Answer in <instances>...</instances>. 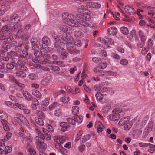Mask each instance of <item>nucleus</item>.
<instances>
[{
    "instance_id": "c85d7f7f",
    "label": "nucleus",
    "mask_w": 155,
    "mask_h": 155,
    "mask_svg": "<svg viewBox=\"0 0 155 155\" xmlns=\"http://www.w3.org/2000/svg\"><path fill=\"white\" fill-rule=\"evenodd\" d=\"M117 114L118 116V117H119V119H120V117L124 116L125 115V113L124 111H122L121 110L118 109L117 110Z\"/></svg>"
},
{
    "instance_id": "7ed1b4c3",
    "label": "nucleus",
    "mask_w": 155,
    "mask_h": 155,
    "mask_svg": "<svg viewBox=\"0 0 155 155\" xmlns=\"http://www.w3.org/2000/svg\"><path fill=\"white\" fill-rule=\"evenodd\" d=\"M71 14L68 15V13L63 14L64 21L68 25L71 26H76L77 25V22L72 18Z\"/></svg>"
},
{
    "instance_id": "dca6fc26",
    "label": "nucleus",
    "mask_w": 155,
    "mask_h": 155,
    "mask_svg": "<svg viewBox=\"0 0 155 155\" xmlns=\"http://www.w3.org/2000/svg\"><path fill=\"white\" fill-rule=\"evenodd\" d=\"M60 125L61 127V130L63 132H64L67 130V129L69 127V125L68 123L65 122H62L60 123Z\"/></svg>"
},
{
    "instance_id": "052dcab7",
    "label": "nucleus",
    "mask_w": 155,
    "mask_h": 155,
    "mask_svg": "<svg viewBox=\"0 0 155 155\" xmlns=\"http://www.w3.org/2000/svg\"><path fill=\"white\" fill-rule=\"evenodd\" d=\"M99 91H101L102 92H106L108 90V89L106 87H99Z\"/></svg>"
},
{
    "instance_id": "603ef678",
    "label": "nucleus",
    "mask_w": 155,
    "mask_h": 155,
    "mask_svg": "<svg viewBox=\"0 0 155 155\" xmlns=\"http://www.w3.org/2000/svg\"><path fill=\"white\" fill-rule=\"evenodd\" d=\"M57 103L56 102L53 103L49 107V109L50 110H52L55 109L57 106Z\"/></svg>"
},
{
    "instance_id": "4468645a",
    "label": "nucleus",
    "mask_w": 155,
    "mask_h": 155,
    "mask_svg": "<svg viewBox=\"0 0 155 155\" xmlns=\"http://www.w3.org/2000/svg\"><path fill=\"white\" fill-rule=\"evenodd\" d=\"M11 31L12 32L16 33V34L18 35H20L22 32V30L21 28H16L15 25L11 28Z\"/></svg>"
},
{
    "instance_id": "473e14b6",
    "label": "nucleus",
    "mask_w": 155,
    "mask_h": 155,
    "mask_svg": "<svg viewBox=\"0 0 155 155\" xmlns=\"http://www.w3.org/2000/svg\"><path fill=\"white\" fill-rule=\"evenodd\" d=\"M35 122L38 125L42 126L44 125V122L41 118H36L35 119Z\"/></svg>"
},
{
    "instance_id": "6e6552de",
    "label": "nucleus",
    "mask_w": 155,
    "mask_h": 155,
    "mask_svg": "<svg viewBox=\"0 0 155 155\" xmlns=\"http://www.w3.org/2000/svg\"><path fill=\"white\" fill-rule=\"evenodd\" d=\"M45 137V135L40 131L38 132V135L35 138V139L36 141V144L44 143Z\"/></svg>"
},
{
    "instance_id": "58836bf2",
    "label": "nucleus",
    "mask_w": 155,
    "mask_h": 155,
    "mask_svg": "<svg viewBox=\"0 0 155 155\" xmlns=\"http://www.w3.org/2000/svg\"><path fill=\"white\" fill-rule=\"evenodd\" d=\"M75 122L81 123L82 121V118L78 116H75L74 117Z\"/></svg>"
},
{
    "instance_id": "7c9ffc66",
    "label": "nucleus",
    "mask_w": 155,
    "mask_h": 155,
    "mask_svg": "<svg viewBox=\"0 0 155 155\" xmlns=\"http://www.w3.org/2000/svg\"><path fill=\"white\" fill-rule=\"evenodd\" d=\"M72 114L74 115L76 114L79 111V108L77 106H74L72 107Z\"/></svg>"
},
{
    "instance_id": "774afa93",
    "label": "nucleus",
    "mask_w": 155,
    "mask_h": 155,
    "mask_svg": "<svg viewBox=\"0 0 155 155\" xmlns=\"http://www.w3.org/2000/svg\"><path fill=\"white\" fill-rule=\"evenodd\" d=\"M140 9H138L137 10V12H136V13L137 14L139 18L140 19H142L143 16L142 15L140 14Z\"/></svg>"
},
{
    "instance_id": "39448f33",
    "label": "nucleus",
    "mask_w": 155,
    "mask_h": 155,
    "mask_svg": "<svg viewBox=\"0 0 155 155\" xmlns=\"http://www.w3.org/2000/svg\"><path fill=\"white\" fill-rule=\"evenodd\" d=\"M107 66V64L106 63L101 62L99 64L98 66H97L93 70L94 72L99 76H102L104 74V72L101 69H104Z\"/></svg>"
},
{
    "instance_id": "bb28decb",
    "label": "nucleus",
    "mask_w": 155,
    "mask_h": 155,
    "mask_svg": "<svg viewBox=\"0 0 155 155\" xmlns=\"http://www.w3.org/2000/svg\"><path fill=\"white\" fill-rule=\"evenodd\" d=\"M66 137L65 136L58 137H57V142L60 143L61 144H62L66 140Z\"/></svg>"
},
{
    "instance_id": "3c124183",
    "label": "nucleus",
    "mask_w": 155,
    "mask_h": 155,
    "mask_svg": "<svg viewBox=\"0 0 155 155\" xmlns=\"http://www.w3.org/2000/svg\"><path fill=\"white\" fill-rule=\"evenodd\" d=\"M31 101H32V104H35V105H38L39 102L37 99L31 97Z\"/></svg>"
},
{
    "instance_id": "ea45409f",
    "label": "nucleus",
    "mask_w": 155,
    "mask_h": 155,
    "mask_svg": "<svg viewBox=\"0 0 155 155\" xmlns=\"http://www.w3.org/2000/svg\"><path fill=\"white\" fill-rule=\"evenodd\" d=\"M74 34L75 37H78L82 36L83 35V33L79 31H76L74 33Z\"/></svg>"
},
{
    "instance_id": "69168bd1",
    "label": "nucleus",
    "mask_w": 155,
    "mask_h": 155,
    "mask_svg": "<svg viewBox=\"0 0 155 155\" xmlns=\"http://www.w3.org/2000/svg\"><path fill=\"white\" fill-rule=\"evenodd\" d=\"M148 48L150 47H152L153 46V42L151 39H149L148 40Z\"/></svg>"
},
{
    "instance_id": "79ce46f5",
    "label": "nucleus",
    "mask_w": 155,
    "mask_h": 155,
    "mask_svg": "<svg viewBox=\"0 0 155 155\" xmlns=\"http://www.w3.org/2000/svg\"><path fill=\"white\" fill-rule=\"evenodd\" d=\"M14 62H12L9 63H8L6 64V67L8 69L11 70L13 69L14 67Z\"/></svg>"
},
{
    "instance_id": "c756f323",
    "label": "nucleus",
    "mask_w": 155,
    "mask_h": 155,
    "mask_svg": "<svg viewBox=\"0 0 155 155\" xmlns=\"http://www.w3.org/2000/svg\"><path fill=\"white\" fill-rule=\"evenodd\" d=\"M5 103L6 105L11 108H15V103H14L11 102L10 101H6L5 102Z\"/></svg>"
},
{
    "instance_id": "49530a36",
    "label": "nucleus",
    "mask_w": 155,
    "mask_h": 155,
    "mask_svg": "<svg viewBox=\"0 0 155 155\" xmlns=\"http://www.w3.org/2000/svg\"><path fill=\"white\" fill-rule=\"evenodd\" d=\"M15 108H16L17 107H18L19 109L22 110L25 108V106H24L23 105L21 104H20L15 102Z\"/></svg>"
},
{
    "instance_id": "1a4fd4ad",
    "label": "nucleus",
    "mask_w": 155,
    "mask_h": 155,
    "mask_svg": "<svg viewBox=\"0 0 155 155\" xmlns=\"http://www.w3.org/2000/svg\"><path fill=\"white\" fill-rule=\"evenodd\" d=\"M60 29L63 32L70 34L73 32V30L68 26L64 25H61L59 27Z\"/></svg>"
},
{
    "instance_id": "ddd939ff",
    "label": "nucleus",
    "mask_w": 155,
    "mask_h": 155,
    "mask_svg": "<svg viewBox=\"0 0 155 155\" xmlns=\"http://www.w3.org/2000/svg\"><path fill=\"white\" fill-rule=\"evenodd\" d=\"M18 15L17 14H14L10 18L11 22L13 24H17L20 21L19 19H18Z\"/></svg>"
},
{
    "instance_id": "aec40b11",
    "label": "nucleus",
    "mask_w": 155,
    "mask_h": 155,
    "mask_svg": "<svg viewBox=\"0 0 155 155\" xmlns=\"http://www.w3.org/2000/svg\"><path fill=\"white\" fill-rule=\"evenodd\" d=\"M125 12L127 13L130 14L134 13L135 11L134 9L132 7L129 6H125L124 8Z\"/></svg>"
},
{
    "instance_id": "f257e3e1",
    "label": "nucleus",
    "mask_w": 155,
    "mask_h": 155,
    "mask_svg": "<svg viewBox=\"0 0 155 155\" xmlns=\"http://www.w3.org/2000/svg\"><path fill=\"white\" fill-rule=\"evenodd\" d=\"M18 117H14L13 123L16 125L18 124L22 126L24 125H26L28 126L29 123L28 122L27 120L25 117L23 115L18 114Z\"/></svg>"
},
{
    "instance_id": "680f3d73",
    "label": "nucleus",
    "mask_w": 155,
    "mask_h": 155,
    "mask_svg": "<svg viewBox=\"0 0 155 155\" xmlns=\"http://www.w3.org/2000/svg\"><path fill=\"white\" fill-rule=\"evenodd\" d=\"M95 96L97 99L102 100L103 98L102 94L100 93H98L96 94Z\"/></svg>"
},
{
    "instance_id": "393cba45",
    "label": "nucleus",
    "mask_w": 155,
    "mask_h": 155,
    "mask_svg": "<svg viewBox=\"0 0 155 155\" xmlns=\"http://www.w3.org/2000/svg\"><path fill=\"white\" fill-rule=\"evenodd\" d=\"M15 74L17 76L21 78H25L26 76L25 73L24 71H17L16 72Z\"/></svg>"
},
{
    "instance_id": "0e129e2a",
    "label": "nucleus",
    "mask_w": 155,
    "mask_h": 155,
    "mask_svg": "<svg viewBox=\"0 0 155 155\" xmlns=\"http://www.w3.org/2000/svg\"><path fill=\"white\" fill-rule=\"evenodd\" d=\"M128 63L127 60L126 59H122L120 61V64L124 65H126Z\"/></svg>"
},
{
    "instance_id": "4be33fe9",
    "label": "nucleus",
    "mask_w": 155,
    "mask_h": 155,
    "mask_svg": "<svg viewBox=\"0 0 155 155\" xmlns=\"http://www.w3.org/2000/svg\"><path fill=\"white\" fill-rule=\"evenodd\" d=\"M31 42L32 45V48L33 50H35L36 48H38V42L37 40L34 39H31Z\"/></svg>"
},
{
    "instance_id": "6e6d98bb",
    "label": "nucleus",
    "mask_w": 155,
    "mask_h": 155,
    "mask_svg": "<svg viewBox=\"0 0 155 155\" xmlns=\"http://www.w3.org/2000/svg\"><path fill=\"white\" fill-rule=\"evenodd\" d=\"M67 121L70 124L73 125H74L75 124L74 119H73L71 118H68L67 119Z\"/></svg>"
},
{
    "instance_id": "c9c22d12",
    "label": "nucleus",
    "mask_w": 155,
    "mask_h": 155,
    "mask_svg": "<svg viewBox=\"0 0 155 155\" xmlns=\"http://www.w3.org/2000/svg\"><path fill=\"white\" fill-rule=\"evenodd\" d=\"M10 28V27L9 26L5 25L2 28L1 31L4 33H6L9 30Z\"/></svg>"
},
{
    "instance_id": "13d9d810",
    "label": "nucleus",
    "mask_w": 155,
    "mask_h": 155,
    "mask_svg": "<svg viewBox=\"0 0 155 155\" xmlns=\"http://www.w3.org/2000/svg\"><path fill=\"white\" fill-rule=\"evenodd\" d=\"M49 104V101L47 100H44L42 102L41 104V107H43V106H46L48 105Z\"/></svg>"
},
{
    "instance_id": "2eb2a0df",
    "label": "nucleus",
    "mask_w": 155,
    "mask_h": 155,
    "mask_svg": "<svg viewBox=\"0 0 155 155\" xmlns=\"http://www.w3.org/2000/svg\"><path fill=\"white\" fill-rule=\"evenodd\" d=\"M107 31L108 34L110 35H114L117 34V30L115 27H113L108 28Z\"/></svg>"
},
{
    "instance_id": "72a5a7b5",
    "label": "nucleus",
    "mask_w": 155,
    "mask_h": 155,
    "mask_svg": "<svg viewBox=\"0 0 155 155\" xmlns=\"http://www.w3.org/2000/svg\"><path fill=\"white\" fill-rule=\"evenodd\" d=\"M63 39L65 41L67 42V43H72L73 41V38L71 37L68 38L64 37Z\"/></svg>"
},
{
    "instance_id": "e433bc0d",
    "label": "nucleus",
    "mask_w": 155,
    "mask_h": 155,
    "mask_svg": "<svg viewBox=\"0 0 155 155\" xmlns=\"http://www.w3.org/2000/svg\"><path fill=\"white\" fill-rule=\"evenodd\" d=\"M120 30L121 31L122 33L124 34L127 35L128 34V30L127 28L126 27H122L120 28Z\"/></svg>"
},
{
    "instance_id": "f3484780",
    "label": "nucleus",
    "mask_w": 155,
    "mask_h": 155,
    "mask_svg": "<svg viewBox=\"0 0 155 155\" xmlns=\"http://www.w3.org/2000/svg\"><path fill=\"white\" fill-rule=\"evenodd\" d=\"M49 39L47 37L44 36L42 39V47L46 48L47 47V45L49 43Z\"/></svg>"
},
{
    "instance_id": "9d476101",
    "label": "nucleus",
    "mask_w": 155,
    "mask_h": 155,
    "mask_svg": "<svg viewBox=\"0 0 155 155\" xmlns=\"http://www.w3.org/2000/svg\"><path fill=\"white\" fill-rule=\"evenodd\" d=\"M118 109H115L113 111V114H110L109 117L110 119L111 120L116 121L119 120V117L117 114Z\"/></svg>"
},
{
    "instance_id": "412c9836",
    "label": "nucleus",
    "mask_w": 155,
    "mask_h": 155,
    "mask_svg": "<svg viewBox=\"0 0 155 155\" xmlns=\"http://www.w3.org/2000/svg\"><path fill=\"white\" fill-rule=\"evenodd\" d=\"M54 51H56L58 52H60L64 50V49L61 47L60 45L57 42L54 44Z\"/></svg>"
},
{
    "instance_id": "de8ad7c7",
    "label": "nucleus",
    "mask_w": 155,
    "mask_h": 155,
    "mask_svg": "<svg viewBox=\"0 0 155 155\" xmlns=\"http://www.w3.org/2000/svg\"><path fill=\"white\" fill-rule=\"evenodd\" d=\"M12 136V134L10 132H7L5 136L4 137V139L5 140H8L10 139Z\"/></svg>"
},
{
    "instance_id": "0eeeda50",
    "label": "nucleus",
    "mask_w": 155,
    "mask_h": 155,
    "mask_svg": "<svg viewBox=\"0 0 155 155\" xmlns=\"http://www.w3.org/2000/svg\"><path fill=\"white\" fill-rule=\"evenodd\" d=\"M67 50L71 54L78 53L79 52V51H76L75 49V46L74 43H67Z\"/></svg>"
},
{
    "instance_id": "37998d69",
    "label": "nucleus",
    "mask_w": 155,
    "mask_h": 155,
    "mask_svg": "<svg viewBox=\"0 0 155 155\" xmlns=\"http://www.w3.org/2000/svg\"><path fill=\"white\" fill-rule=\"evenodd\" d=\"M50 61L47 58H45L42 61V64L46 66H49L50 64Z\"/></svg>"
},
{
    "instance_id": "bf43d9fd",
    "label": "nucleus",
    "mask_w": 155,
    "mask_h": 155,
    "mask_svg": "<svg viewBox=\"0 0 155 155\" xmlns=\"http://www.w3.org/2000/svg\"><path fill=\"white\" fill-rule=\"evenodd\" d=\"M148 51V48H143L141 51L142 54L143 55H145Z\"/></svg>"
},
{
    "instance_id": "09e8293b",
    "label": "nucleus",
    "mask_w": 155,
    "mask_h": 155,
    "mask_svg": "<svg viewBox=\"0 0 155 155\" xmlns=\"http://www.w3.org/2000/svg\"><path fill=\"white\" fill-rule=\"evenodd\" d=\"M82 135V132L81 131H79L78 133L76 136L75 141L76 142L78 141L81 138Z\"/></svg>"
},
{
    "instance_id": "4d7b16f0",
    "label": "nucleus",
    "mask_w": 155,
    "mask_h": 155,
    "mask_svg": "<svg viewBox=\"0 0 155 155\" xmlns=\"http://www.w3.org/2000/svg\"><path fill=\"white\" fill-rule=\"evenodd\" d=\"M131 127V125L129 122L124 125V129L126 130H128Z\"/></svg>"
},
{
    "instance_id": "423d86ee",
    "label": "nucleus",
    "mask_w": 155,
    "mask_h": 155,
    "mask_svg": "<svg viewBox=\"0 0 155 155\" xmlns=\"http://www.w3.org/2000/svg\"><path fill=\"white\" fill-rule=\"evenodd\" d=\"M48 130L45 128H43V131L45 135L46 139L48 140L51 139V136L52 135L51 132L53 130V128L52 126L49 124L47 126Z\"/></svg>"
},
{
    "instance_id": "b1692460",
    "label": "nucleus",
    "mask_w": 155,
    "mask_h": 155,
    "mask_svg": "<svg viewBox=\"0 0 155 155\" xmlns=\"http://www.w3.org/2000/svg\"><path fill=\"white\" fill-rule=\"evenodd\" d=\"M32 94L34 96L38 98H41L42 97L41 94L39 91L35 89L32 91Z\"/></svg>"
},
{
    "instance_id": "f8f14e48",
    "label": "nucleus",
    "mask_w": 155,
    "mask_h": 155,
    "mask_svg": "<svg viewBox=\"0 0 155 155\" xmlns=\"http://www.w3.org/2000/svg\"><path fill=\"white\" fill-rule=\"evenodd\" d=\"M130 120L129 117H125L121 118L119 122V124L120 126L124 125L129 122Z\"/></svg>"
},
{
    "instance_id": "2f4dec72",
    "label": "nucleus",
    "mask_w": 155,
    "mask_h": 155,
    "mask_svg": "<svg viewBox=\"0 0 155 155\" xmlns=\"http://www.w3.org/2000/svg\"><path fill=\"white\" fill-rule=\"evenodd\" d=\"M89 135H84L82 137V138L81 139L80 141L82 143H84L85 141L88 140L90 137Z\"/></svg>"
},
{
    "instance_id": "9b49d317",
    "label": "nucleus",
    "mask_w": 155,
    "mask_h": 155,
    "mask_svg": "<svg viewBox=\"0 0 155 155\" xmlns=\"http://www.w3.org/2000/svg\"><path fill=\"white\" fill-rule=\"evenodd\" d=\"M5 146V143L4 141L3 140H0V154L1 155H8V154L5 151L3 148Z\"/></svg>"
},
{
    "instance_id": "a878e982",
    "label": "nucleus",
    "mask_w": 155,
    "mask_h": 155,
    "mask_svg": "<svg viewBox=\"0 0 155 155\" xmlns=\"http://www.w3.org/2000/svg\"><path fill=\"white\" fill-rule=\"evenodd\" d=\"M34 50V54L35 56L37 57H40L41 56H42L43 52H44V53H45L46 51H47L43 49V51L41 52V54L39 50H35V49Z\"/></svg>"
},
{
    "instance_id": "f704fd0d",
    "label": "nucleus",
    "mask_w": 155,
    "mask_h": 155,
    "mask_svg": "<svg viewBox=\"0 0 155 155\" xmlns=\"http://www.w3.org/2000/svg\"><path fill=\"white\" fill-rule=\"evenodd\" d=\"M3 125V127L4 130L6 131H8L9 130V128L8 127L9 124L7 121H5V122L2 124Z\"/></svg>"
},
{
    "instance_id": "5fc2aeb1",
    "label": "nucleus",
    "mask_w": 155,
    "mask_h": 155,
    "mask_svg": "<svg viewBox=\"0 0 155 155\" xmlns=\"http://www.w3.org/2000/svg\"><path fill=\"white\" fill-rule=\"evenodd\" d=\"M41 83L43 85L46 86L49 83V81L48 80H42L41 81Z\"/></svg>"
},
{
    "instance_id": "f03ea898",
    "label": "nucleus",
    "mask_w": 155,
    "mask_h": 155,
    "mask_svg": "<svg viewBox=\"0 0 155 155\" xmlns=\"http://www.w3.org/2000/svg\"><path fill=\"white\" fill-rule=\"evenodd\" d=\"M20 129L21 132L19 133V135L23 137V141L27 142V145H29V143H31L33 140L30 136V134L28 131L22 128H21Z\"/></svg>"
},
{
    "instance_id": "4c0bfd02",
    "label": "nucleus",
    "mask_w": 155,
    "mask_h": 155,
    "mask_svg": "<svg viewBox=\"0 0 155 155\" xmlns=\"http://www.w3.org/2000/svg\"><path fill=\"white\" fill-rule=\"evenodd\" d=\"M85 20H82L81 21H78V23L81 25L85 27H87L88 26V23L86 21H84Z\"/></svg>"
},
{
    "instance_id": "cd10ccee",
    "label": "nucleus",
    "mask_w": 155,
    "mask_h": 155,
    "mask_svg": "<svg viewBox=\"0 0 155 155\" xmlns=\"http://www.w3.org/2000/svg\"><path fill=\"white\" fill-rule=\"evenodd\" d=\"M8 35L6 33L1 34L0 35V40H4L7 42Z\"/></svg>"
},
{
    "instance_id": "a18cd8bd",
    "label": "nucleus",
    "mask_w": 155,
    "mask_h": 155,
    "mask_svg": "<svg viewBox=\"0 0 155 155\" xmlns=\"http://www.w3.org/2000/svg\"><path fill=\"white\" fill-rule=\"evenodd\" d=\"M142 144H143V143H139V146L141 147H147L148 146H149V147L151 148H153V147H153L154 145L151 144L150 143L146 144V145H142Z\"/></svg>"
},
{
    "instance_id": "c03bdc74",
    "label": "nucleus",
    "mask_w": 155,
    "mask_h": 155,
    "mask_svg": "<svg viewBox=\"0 0 155 155\" xmlns=\"http://www.w3.org/2000/svg\"><path fill=\"white\" fill-rule=\"evenodd\" d=\"M69 97L68 96H64L61 98V101L65 103H67L69 101Z\"/></svg>"
},
{
    "instance_id": "e2e57ef3",
    "label": "nucleus",
    "mask_w": 155,
    "mask_h": 155,
    "mask_svg": "<svg viewBox=\"0 0 155 155\" xmlns=\"http://www.w3.org/2000/svg\"><path fill=\"white\" fill-rule=\"evenodd\" d=\"M4 151L8 153H9L12 151V148L9 146H7L5 147V150Z\"/></svg>"
},
{
    "instance_id": "5701e85b",
    "label": "nucleus",
    "mask_w": 155,
    "mask_h": 155,
    "mask_svg": "<svg viewBox=\"0 0 155 155\" xmlns=\"http://www.w3.org/2000/svg\"><path fill=\"white\" fill-rule=\"evenodd\" d=\"M23 94L25 98L28 101H31L32 96L28 92L26 91H24L23 92Z\"/></svg>"
},
{
    "instance_id": "6ab92c4d",
    "label": "nucleus",
    "mask_w": 155,
    "mask_h": 155,
    "mask_svg": "<svg viewBox=\"0 0 155 155\" xmlns=\"http://www.w3.org/2000/svg\"><path fill=\"white\" fill-rule=\"evenodd\" d=\"M28 152L30 155H36V153L34 149L30 146L29 143V145H27V146Z\"/></svg>"
},
{
    "instance_id": "a19ab883",
    "label": "nucleus",
    "mask_w": 155,
    "mask_h": 155,
    "mask_svg": "<svg viewBox=\"0 0 155 155\" xmlns=\"http://www.w3.org/2000/svg\"><path fill=\"white\" fill-rule=\"evenodd\" d=\"M15 38L16 36L15 35H8L7 42L8 43H10L12 41V39H13L14 38Z\"/></svg>"
},
{
    "instance_id": "20e7f679",
    "label": "nucleus",
    "mask_w": 155,
    "mask_h": 155,
    "mask_svg": "<svg viewBox=\"0 0 155 155\" xmlns=\"http://www.w3.org/2000/svg\"><path fill=\"white\" fill-rule=\"evenodd\" d=\"M84 10H85V9H84L82 7H81L78 9L79 12L82 13H78L77 14L76 18L78 22L79 20H85V21H87L90 19V17L89 15L87 14H83Z\"/></svg>"
},
{
    "instance_id": "338daca9",
    "label": "nucleus",
    "mask_w": 155,
    "mask_h": 155,
    "mask_svg": "<svg viewBox=\"0 0 155 155\" xmlns=\"http://www.w3.org/2000/svg\"><path fill=\"white\" fill-rule=\"evenodd\" d=\"M29 78L31 80H34L36 79L35 75L34 74H31L29 75Z\"/></svg>"
},
{
    "instance_id": "a211bd4d",
    "label": "nucleus",
    "mask_w": 155,
    "mask_h": 155,
    "mask_svg": "<svg viewBox=\"0 0 155 155\" xmlns=\"http://www.w3.org/2000/svg\"><path fill=\"white\" fill-rule=\"evenodd\" d=\"M36 144V146L38 149L40 151H42L44 150L46 147V144L43 143H40Z\"/></svg>"
},
{
    "instance_id": "8fccbe9b",
    "label": "nucleus",
    "mask_w": 155,
    "mask_h": 155,
    "mask_svg": "<svg viewBox=\"0 0 155 155\" xmlns=\"http://www.w3.org/2000/svg\"><path fill=\"white\" fill-rule=\"evenodd\" d=\"M62 53H61V58L63 59L66 58L68 55V53L64 51H62Z\"/></svg>"
},
{
    "instance_id": "864d4df0",
    "label": "nucleus",
    "mask_w": 155,
    "mask_h": 155,
    "mask_svg": "<svg viewBox=\"0 0 155 155\" xmlns=\"http://www.w3.org/2000/svg\"><path fill=\"white\" fill-rule=\"evenodd\" d=\"M37 116H38L40 117L39 118L42 119L44 118L45 117V115L44 114V113L41 111H38L37 113Z\"/></svg>"
}]
</instances>
